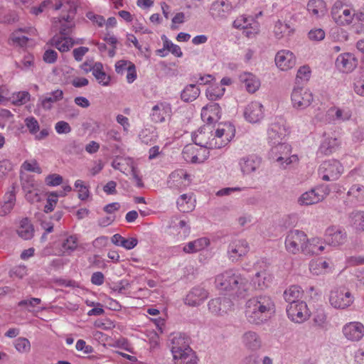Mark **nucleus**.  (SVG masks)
Listing matches in <instances>:
<instances>
[{
    "instance_id": "nucleus-1",
    "label": "nucleus",
    "mask_w": 364,
    "mask_h": 364,
    "mask_svg": "<svg viewBox=\"0 0 364 364\" xmlns=\"http://www.w3.org/2000/svg\"><path fill=\"white\" fill-rule=\"evenodd\" d=\"M245 315L252 324L259 325L267 320L274 311L275 305L272 298L267 294L255 296L246 302Z\"/></svg>"
},
{
    "instance_id": "nucleus-2",
    "label": "nucleus",
    "mask_w": 364,
    "mask_h": 364,
    "mask_svg": "<svg viewBox=\"0 0 364 364\" xmlns=\"http://www.w3.org/2000/svg\"><path fill=\"white\" fill-rule=\"evenodd\" d=\"M215 284L218 290L235 291L237 296L240 297H244L249 289L248 279L234 269H228L218 274Z\"/></svg>"
},
{
    "instance_id": "nucleus-3",
    "label": "nucleus",
    "mask_w": 364,
    "mask_h": 364,
    "mask_svg": "<svg viewBox=\"0 0 364 364\" xmlns=\"http://www.w3.org/2000/svg\"><path fill=\"white\" fill-rule=\"evenodd\" d=\"M54 9L58 11L63 9V11H67L66 15L53 18L52 20L53 28L59 31L60 36H69L72 33L75 24L73 19L77 11V0H56Z\"/></svg>"
},
{
    "instance_id": "nucleus-4",
    "label": "nucleus",
    "mask_w": 364,
    "mask_h": 364,
    "mask_svg": "<svg viewBox=\"0 0 364 364\" xmlns=\"http://www.w3.org/2000/svg\"><path fill=\"white\" fill-rule=\"evenodd\" d=\"M213 130L210 125L207 124L201 127L192 134V140L197 146L203 149H220L223 146V143L214 141L213 138Z\"/></svg>"
},
{
    "instance_id": "nucleus-5",
    "label": "nucleus",
    "mask_w": 364,
    "mask_h": 364,
    "mask_svg": "<svg viewBox=\"0 0 364 364\" xmlns=\"http://www.w3.org/2000/svg\"><path fill=\"white\" fill-rule=\"evenodd\" d=\"M272 147L269 153L270 159L280 162L282 164L284 163L286 165L298 161L299 159L296 155L289 156L291 151V146L286 143L278 142L276 144H272Z\"/></svg>"
},
{
    "instance_id": "nucleus-6",
    "label": "nucleus",
    "mask_w": 364,
    "mask_h": 364,
    "mask_svg": "<svg viewBox=\"0 0 364 364\" xmlns=\"http://www.w3.org/2000/svg\"><path fill=\"white\" fill-rule=\"evenodd\" d=\"M343 167L341 164L335 159L323 161L319 166L318 175L322 180L333 181L337 180L343 173Z\"/></svg>"
},
{
    "instance_id": "nucleus-7",
    "label": "nucleus",
    "mask_w": 364,
    "mask_h": 364,
    "mask_svg": "<svg viewBox=\"0 0 364 364\" xmlns=\"http://www.w3.org/2000/svg\"><path fill=\"white\" fill-rule=\"evenodd\" d=\"M291 100L294 109L304 110L313 102L314 95L308 88L297 87H294L291 92Z\"/></svg>"
},
{
    "instance_id": "nucleus-8",
    "label": "nucleus",
    "mask_w": 364,
    "mask_h": 364,
    "mask_svg": "<svg viewBox=\"0 0 364 364\" xmlns=\"http://www.w3.org/2000/svg\"><path fill=\"white\" fill-rule=\"evenodd\" d=\"M329 301L334 308L344 309L353 304V296L346 288H336L331 291Z\"/></svg>"
},
{
    "instance_id": "nucleus-9",
    "label": "nucleus",
    "mask_w": 364,
    "mask_h": 364,
    "mask_svg": "<svg viewBox=\"0 0 364 364\" xmlns=\"http://www.w3.org/2000/svg\"><path fill=\"white\" fill-rule=\"evenodd\" d=\"M307 241L306 235L304 232L299 230H290L285 240V247L288 252L296 254L299 250L302 251V246H304Z\"/></svg>"
},
{
    "instance_id": "nucleus-10",
    "label": "nucleus",
    "mask_w": 364,
    "mask_h": 364,
    "mask_svg": "<svg viewBox=\"0 0 364 364\" xmlns=\"http://www.w3.org/2000/svg\"><path fill=\"white\" fill-rule=\"evenodd\" d=\"M190 175L183 169H177L171 173L167 181V186L173 190L181 191L191 183Z\"/></svg>"
},
{
    "instance_id": "nucleus-11",
    "label": "nucleus",
    "mask_w": 364,
    "mask_h": 364,
    "mask_svg": "<svg viewBox=\"0 0 364 364\" xmlns=\"http://www.w3.org/2000/svg\"><path fill=\"white\" fill-rule=\"evenodd\" d=\"M262 164V158L250 154L241 157L238 160V166L243 176H250L255 173Z\"/></svg>"
},
{
    "instance_id": "nucleus-12",
    "label": "nucleus",
    "mask_w": 364,
    "mask_h": 364,
    "mask_svg": "<svg viewBox=\"0 0 364 364\" xmlns=\"http://www.w3.org/2000/svg\"><path fill=\"white\" fill-rule=\"evenodd\" d=\"M287 314L289 319L298 323L306 321L309 316L307 305L304 301L288 304L287 306Z\"/></svg>"
},
{
    "instance_id": "nucleus-13",
    "label": "nucleus",
    "mask_w": 364,
    "mask_h": 364,
    "mask_svg": "<svg viewBox=\"0 0 364 364\" xmlns=\"http://www.w3.org/2000/svg\"><path fill=\"white\" fill-rule=\"evenodd\" d=\"M328 194L326 187H318L304 193L298 199L301 205H311L322 201Z\"/></svg>"
},
{
    "instance_id": "nucleus-14",
    "label": "nucleus",
    "mask_w": 364,
    "mask_h": 364,
    "mask_svg": "<svg viewBox=\"0 0 364 364\" xmlns=\"http://www.w3.org/2000/svg\"><path fill=\"white\" fill-rule=\"evenodd\" d=\"M250 250L248 242L243 239H235L230 242L228 247V255L232 262L238 261Z\"/></svg>"
},
{
    "instance_id": "nucleus-15",
    "label": "nucleus",
    "mask_w": 364,
    "mask_h": 364,
    "mask_svg": "<svg viewBox=\"0 0 364 364\" xmlns=\"http://www.w3.org/2000/svg\"><path fill=\"white\" fill-rule=\"evenodd\" d=\"M209 152L207 149H198L192 144L186 145L182 151L183 158L187 162L203 163L208 156Z\"/></svg>"
},
{
    "instance_id": "nucleus-16",
    "label": "nucleus",
    "mask_w": 364,
    "mask_h": 364,
    "mask_svg": "<svg viewBox=\"0 0 364 364\" xmlns=\"http://www.w3.org/2000/svg\"><path fill=\"white\" fill-rule=\"evenodd\" d=\"M344 337L350 341H359L364 336V325L359 321H350L342 328Z\"/></svg>"
},
{
    "instance_id": "nucleus-17",
    "label": "nucleus",
    "mask_w": 364,
    "mask_h": 364,
    "mask_svg": "<svg viewBox=\"0 0 364 364\" xmlns=\"http://www.w3.org/2000/svg\"><path fill=\"white\" fill-rule=\"evenodd\" d=\"M244 117L250 123L259 122L264 117V107L259 102H252L247 105Z\"/></svg>"
},
{
    "instance_id": "nucleus-18",
    "label": "nucleus",
    "mask_w": 364,
    "mask_h": 364,
    "mask_svg": "<svg viewBox=\"0 0 364 364\" xmlns=\"http://www.w3.org/2000/svg\"><path fill=\"white\" fill-rule=\"evenodd\" d=\"M241 340L242 345L247 350L255 352L259 350L262 347V338L255 331H246L242 334Z\"/></svg>"
},
{
    "instance_id": "nucleus-19",
    "label": "nucleus",
    "mask_w": 364,
    "mask_h": 364,
    "mask_svg": "<svg viewBox=\"0 0 364 364\" xmlns=\"http://www.w3.org/2000/svg\"><path fill=\"white\" fill-rule=\"evenodd\" d=\"M275 63L280 70H288L295 65L296 58L292 52L282 50L277 53Z\"/></svg>"
},
{
    "instance_id": "nucleus-20",
    "label": "nucleus",
    "mask_w": 364,
    "mask_h": 364,
    "mask_svg": "<svg viewBox=\"0 0 364 364\" xmlns=\"http://www.w3.org/2000/svg\"><path fill=\"white\" fill-rule=\"evenodd\" d=\"M170 341L173 358L186 350V348H190L188 338L181 333H173L171 336Z\"/></svg>"
},
{
    "instance_id": "nucleus-21",
    "label": "nucleus",
    "mask_w": 364,
    "mask_h": 364,
    "mask_svg": "<svg viewBox=\"0 0 364 364\" xmlns=\"http://www.w3.org/2000/svg\"><path fill=\"white\" fill-rule=\"evenodd\" d=\"M336 65L340 71L350 73L357 66V60L351 53H343L337 57Z\"/></svg>"
},
{
    "instance_id": "nucleus-22",
    "label": "nucleus",
    "mask_w": 364,
    "mask_h": 364,
    "mask_svg": "<svg viewBox=\"0 0 364 364\" xmlns=\"http://www.w3.org/2000/svg\"><path fill=\"white\" fill-rule=\"evenodd\" d=\"M287 133V129L284 123L274 122L267 129V139L269 143L272 144H276L277 143L280 142V140H282Z\"/></svg>"
},
{
    "instance_id": "nucleus-23",
    "label": "nucleus",
    "mask_w": 364,
    "mask_h": 364,
    "mask_svg": "<svg viewBox=\"0 0 364 364\" xmlns=\"http://www.w3.org/2000/svg\"><path fill=\"white\" fill-rule=\"evenodd\" d=\"M346 234L337 226H331L326 230L325 240L333 246H338L344 243Z\"/></svg>"
},
{
    "instance_id": "nucleus-24",
    "label": "nucleus",
    "mask_w": 364,
    "mask_h": 364,
    "mask_svg": "<svg viewBox=\"0 0 364 364\" xmlns=\"http://www.w3.org/2000/svg\"><path fill=\"white\" fill-rule=\"evenodd\" d=\"M209 311L215 315L226 313L232 306V301L227 297H218L208 302Z\"/></svg>"
},
{
    "instance_id": "nucleus-25",
    "label": "nucleus",
    "mask_w": 364,
    "mask_h": 364,
    "mask_svg": "<svg viewBox=\"0 0 364 364\" xmlns=\"http://www.w3.org/2000/svg\"><path fill=\"white\" fill-rule=\"evenodd\" d=\"M200 114L202 119L210 125L220 118V107L218 103L211 102L202 108Z\"/></svg>"
},
{
    "instance_id": "nucleus-26",
    "label": "nucleus",
    "mask_w": 364,
    "mask_h": 364,
    "mask_svg": "<svg viewBox=\"0 0 364 364\" xmlns=\"http://www.w3.org/2000/svg\"><path fill=\"white\" fill-rule=\"evenodd\" d=\"M208 296V291L203 287L193 288L186 295L185 304L191 306L200 305Z\"/></svg>"
},
{
    "instance_id": "nucleus-27",
    "label": "nucleus",
    "mask_w": 364,
    "mask_h": 364,
    "mask_svg": "<svg viewBox=\"0 0 364 364\" xmlns=\"http://www.w3.org/2000/svg\"><path fill=\"white\" fill-rule=\"evenodd\" d=\"M171 107L170 104L166 102H159L152 107L150 114L152 122L161 123L165 121L166 117L170 116Z\"/></svg>"
},
{
    "instance_id": "nucleus-28",
    "label": "nucleus",
    "mask_w": 364,
    "mask_h": 364,
    "mask_svg": "<svg viewBox=\"0 0 364 364\" xmlns=\"http://www.w3.org/2000/svg\"><path fill=\"white\" fill-rule=\"evenodd\" d=\"M232 6L228 1L217 0L211 4L210 14L214 18H225L231 11Z\"/></svg>"
},
{
    "instance_id": "nucleus-29",
    "label": "nucleus",
    "mask_w": 364,
    "mask_h": 364,
    "mask_svg": "<svg viewBox=\"0 0 364 364\" xmlns=\"http://www.w3.org/2000/svg\"><path fill=\"white\" fill-rule=\"evenodd\" d=\"M69 36L55 35L50 40L51 46L55 47L60 52L68 51L75 43H82L80 41H75Z\"/></svg>"
},
{
    "instance_id": "nucleus-30",
    "label": "nucleus",
    "mask_w": 364,
    "mask_h": 364,
    "mask_svg": "<svg viewBox=\"0 0 364 364\" xmlns=\"http://www.w3.org/2000/svg\"><path fill=\"white\" fill-rule=\"evenodd\" d=\"M332 16L335 21L340 25H349L351 23L355 14H352L350 9L347 8L333 7L331 11Z\"/></svg>"
},
{
    "instance_id": "nucleus-31",
    "label": "nucleus",
    "mask_w": 364,
    "mask_h": 364,
    "mask_svg": "<svg viewBox=\"0 0 364 364\" xmlns=\"http://www.w3.org/2000/svg\"><path fill=\"white\" fill-rule=\"evenodd\" d=\"M235 135V128L230 124H225L223 127H218L216 131L215 135L213 138L214 141H218V143H223V146H225L234 136Z\"/></svg>"
},
{
    "instance_id": "nucleus-32",
    "label": "nucleus",
    "mask_w": 364,
    "mask_h": 364,
    "mask_svg": "<svg viewBox=\"0 0 364 364\" xmlns=\"http://www.w3.org/2000/svg\"><path fill=\"white\" fill-rule=\"evenodd\" d=\"M326 117L329 122H341L349 120L351 117V112L348 109L333 107L326 112Z\"/></svg>"
},
{
    "instance_id": "nucleus-33",
    "label": "nucleus",
    "mask_w": 364,
    "mask_h": 364,
    "mask_svg": "<svg viewBox=\"0 0 364 364\" xmlns=\"http://www.w3.org/2000/svg\"><path fill=\"white\" fill-rule=\"evenodd\" d=\"M195 203L196 200L193 198L192 193L180 196L176 201L178 209L183 213H189L193 210L196 207Z\"/></svg>"
},
{
    "instance_id": "nucleus-34",
    "label": "nucleus",
    "mask_w": 364,
    "mask_h": 364,
    "mask_svg": "<svg viewBox=\"0 0 364 364\" xmlns=\"http://www.w3.org/2000/svg\"><path fill=\"white\" fill-rule=\"evenodd\" d=\"M63 98V90H55L48 94V95L40 97L39 104L43 109L50 110L53 107V103L61 100Z\"/></svg>"
},
{
    "instance_id": "nucleus-35",
    "label": "nucleus",
    "mask_w": 364,
    "mask_h": 364,
    "mask_svg": "<svg viewBox=\"0 0 364 364\" xmlns=\"http://www.w3.org/2000/svg\"><path fill=\"white\" fill-rule=\"evenodd\" d=\"M304 295V291L299 286L292 285L287 289L283 296L286 302L289 304H295L301 301Z\"/></svg>"
},
{
    "instance_id": "nucleus-36",
    "label": "nucleus",
    "mask_w": 364,
    "mask_h": 364,
    "mask_svg": "<svg viewBox=\"0 0 364 364\" xmlns=\"http://www.w3.org/2000/svg\"><path fill=\"white\" fill-rule=\"evenodd\" d=\"M339 144L340 141L336 136H330L324 134V139L319 146V151L325 155H329L336 151Z\"/></svg>"
},
{
    "instance_id": "nucleus-37",
    "label": "nucleus",
    "mask_w": 364,
    "mask_h": 364,
    "mask_svg": "<svg viewBox=\"0 0 364 364\" xmlns=\"http://www.w3.org/2000/svg\"><path fill=\"white\" fill-rule=\"evenodd\" d=\"M240 79L245 85L247 92L250 93L255 92L260 86L259 79L253 74L250 73H244L240 75Z\"/></svg>"
},
{
    "instance_id": "nucleus-38",
    "label": "nucleus",
    "mask_w": 364,
    "mask_h": 364,
    "mask_svg": "<svg viewBox=\"0 0 364 364\" xmlns=\"http://www.w3.org/2000/svg\"><path fill=\"white\" fill-rule=\"evenodd\" d=\"M176 364H196L197 358L194 351L191 348H186L177 356L173 357Z\"/></svg>"
},
{
    "instance_id": "nucleus-39",
    "label": "nucleus",
    "mask_w": 364,
    "mask_h": 364,
    "mask_svg": "<svg viewBox=\"0 0 364 364\" xmlns=\"http://www.w3.org/2000/svg\"><path fill=\"white\" fill-rule=\"evenodd\" d=\"M210 242L206 237H201L196 240L189 242L183 247V251L186 253H194L205 249L208 246Z\"/></svg>"
},
{
    "instance_id": "nucleus-40",
    "label": "nucleus",
    "mask_w": 364,
    "mask_h": 364,
    "mask_svg": "<svg viewBox=\"0 0 364 364\" xmlns=\"http://www.w3.org/2000/svg\"><path fill=\"white\" fill-rule=\"evenodd\" d=\"M200 90L195 84L186 85L181 93V98L186 102H193L200 95Z\"/></svg>"
},
{
    "instance_id": "nucleus-41",
    "label": "nucleus",
    "mask_w": 364,
    "mask_h": 364,
    "mask_svg": "<svg viewBox=\"0 0 364 364\" xmlns=\"http://www.w3.org/2000/svg\"><path fill=\"white\" fill-rule=\"evenodd\" d=\"M324 247L320 244L318 239H311L305 242L304 246H302V252L305 255H318L322 252Z\"/></svg>"
},
{
    "instance_id": "nucleus-42",
    "label": "nucleus",
    "mask_w": 364,
    "mask_h": 364,
    "mask_svg": "<svg viewBox=\"0 0 364 364\" xmlns=\"http://www.w3.org/2000/svg\"><path fill=\"white\" fill-rule=\"evenodd\" d=\"M111 241L115 245L123 247L127 250L133 249L134 247L136 246L138 243V240L136 238L131 237L126 239L121 236L119 234L114 235L111 238Z\"/></svg>"
},
{
    "instance_id": "nucleus-43",
    "label": "nucleus",
    "mask_w": 364,
    "mask_h": 364,
    "mask_svg": "<svg viewBox=\"0 0 364 364\" xmlns=\"http://www.w3.org/2000/svg\"><path fill=\"white\" fill-rule=\"evenodd\" d=\"M17 232L21 238L24 240H30L33 237L34 229L28 219L23 218L21 221V225Z\"/></svg>"
},
{
    "instance_id": "nucleus-44",
    "label": "nucleus",
    "mask_w": 364,
    "mask_h": 364,
    "mask_svg": "<svg viewBox=\"0 0 364 364\" xmlns=\"http://www.w3.org/2000/svg\"><path fill=\"white\" fill-rule=\"evenodd\" d=\"M252 285L255 289H263L269 286L270 278L265 272L256 273L252 280Z\"/></svg>"
},
{
    "instance_id": "nucleus-45",
    "label": "nucleus",
    "mask_w": 364,
    "mask_h": 364,
    "mask_svg": "<svg viewBox=\"0 0 364 364\" xmlns=\"http://www.w3.org/2000/svg\"><path fill=\"white\" fill-rule=\"evenodd\" d=\"M325 2L323 0H310L307 4L308 11L316 16L323 15L326 11Z\"/></svg>"
},
{
    "instance_id": "nucleus-46",
    "label": "nucleus",
    "mask_w": 364,
    "mask_h": 364,
    "mask_svg": "<svg viewBox=\"0 0 364 364\" xmlns=\"http://www.w3.org/2000/svg\"><path fill=\"white\" fill-rule=\"evenodd\" d=\"M92 75L99 82L103 85H107L109 84V78L107 74L103 71V65L101 63H95L92 66Z\"/></svg>"
},
{
    "instance_id": "nucleus-47",
    "label": "nucleus",
    "mask_w": 364,
    "mask_h": 364,
    "mask_svg": "<svg viewBox=\"0 0 364 364\" xmlns=\"http://www.w3.org/2000/svg\"><path fill=\"white\" fill-rule=\"evenodd\" d=\"M349 218L350 219L351 225L359 231H364V212L353 211Z\"/></svg>"
},
{
    "instance_id": "nucleus-48",
    "label": "nucleus",
    "mask_w": 364,
    "mask_h": 364,
    "mask_svg": "<svg viewBox=\"0 0 364 364\" xmlns=\"http://www.w3.org/2000/svg\"><path fill=\"white\" fill-rule=\"evenodd\" d=\"M77 247V239L75 236H69L61 243V250L63 254L70 255Z\"/></svg>"
},
{
    "instance_id": "nucleus-49",
    "label": "nucleus",
    "mask_w": 364,
    "mask_h": 364,
    "mask_svg": "<svg viewBox=\"0 0 364 364\" xmlns=\"http://www.w3.org/2000/svg\"><path fill=\"white\" fill-rule=\"evenodd\" d=\"M65 193L63 192L60 191V193H58L56 191H53L48 193V197L47 198V203L44 207V212L46 213L52 212L57 203H58V198L59 196H64Z\"/></svg>"
},
{
    "instance_id": "nucleus-50",
    "label": "nucleus",
    "mask_w": 364,
    "mask_h": 364,
    "mask_svg": "<svg viewBox=\"0 0 364 364\" xmlns=\"http://www.w3.org/2000/svg\"><path fill=\"white\" fill-rule=\"evenodd\" d=\"M291 31L292 29H291L288 23H283L281 21L276 22L274 28V33L277 38L280 39L285 35L290 34Z\"/></svg>"
},
{
    "instance_id": "nucleus-51",
    "label": "nucleus",
    "mask_w": 364,
    "mask_h": 364,
    "mask_svg": "<svg viewBox=\"0 0 364 364\" xmlns=\"http://www.w3.org/2000/svg\"><path fill=\"white\" fill-rule=\"evenodd\" d=\"M14 346L17 351L21 353H26L30 351L31 343L26 338H18L14 341Z\"/></svg>"
},
{
    "instance_id": "nucleus-52",
    "label": "nucleus",
    "mask_w": 364,
    "mask_h": 364,
    "mask_svg": "<svg viewBox=\"0 0 364 364\" xmlns=\"http://www.w3.org/2000/svg\"><path fill=\"white\" fill-rule=\"evenodd\" d=\"M315 325L322 329H326L328 326L327 316L323 309H318L314 318Z\"/></svg>"
},
{
    "instance_id": "nucleus-53",
    "label": "nucleus",
    "mask_w": 364,
    "mask_h": 364,
    "mask_svg": "<svg viewBox=\"0 0 364 364\" xmlns=\"http://www.w3.org/2000/svg\"><path fill=\"white\" fill-rule=\"evenodd\" d=\"M30 97L29 92L26 91L14 93L11 97L12 103L15 105H24L30 100Z\"/></svg>"
},
{
    "instance_id": "nucleus-54",
    "label": "nucleus",
    "mask_w": 364,
    "mask_h": 364,
    "mask_svg": "<svg viewBox=\"0 0 364 364\" xmlns=\"http://www.w3.org/2000/svg\"><path fill=\"white\" fill-rule=\"evenodd\" d=\"M75 188L78 191V198L80 200H85L89 197L88 186H87L82 180H77L75 181Z\"/></svg>"
},
{
    "instance_id": "nucleus-55",
    "label": "nucleus",
    "mask_w": 364,
    "mask_h": 364,
    "mask_svg": "<svg viewBox=\"0 0 364 364\" xmlns=\"http://www.w3.org/2000/svg\"><path fill=\"white\" fill-rule=\"evenodd\" d=\"M348 196L354 197L358 201L362 200L364 198V187L361 185H353L348 191Z\"/></svg>"
},
{
    "instance_id": "nucleus-56",
    "label": "nucleus",
    "mask_w": 364,
    "mask_h": 364,
    "mask_svg": "<svg viewBox=\"0 0 364 364\" xmlns=\"http://www.w3.org/2000/svg\"><path fill=\"white\" fill-rule=\"evenodd\" d=\"M24 122L26 127L31 134H36L40 130L38 122L34 117H26Z\"/></svg>"
},
{
    "instance_id": "nucleus-57",
    "label": "nucleus",
    "mask_w": 364,
    "mask_h": 364,
    "mask_svg": "<svg viewBox=\"0 0 364 364\" xmlns=\"http://www.w3.org/2000/svg\"><path fill=\"white\" fill-rule=\"evenodd\" d=\"M10 40L12 41L14 45L23 47L27 44L29 38L27 36L18 33V31H14L11 34Z\"/></svg>"
},
{
    "instance_id": "nucleus-58",
    "label": "nucleus",
    "mask_w": 364,
    "mask_h": 364,
    "mask_svg": "<svg viewBox=\"0 0 364 364\" xmlns=\"http://www.w3.org/2000/svg\"><path fill=\"white\" fill-rule=\"evenodd\" d=\"M22 189L25 193L36 191L38 188V184L33 177H28L21 180Z\"/></svg>"
},
{
    "instance_id": "nucleus-59",
    "label": "nucleus",
    "mask_w": 364,
    "mask_h": 364,
    "mask_svg": "<svg viewBox=\"0 0 364 364\" xmlns=\"http://www.w3.org/2000/svg\"><path fill=\"white\" fill-rule=\"evenodd\" d=\"M254 20L250 17L241 16L233 22V26L237 28H247Z\"/></svg>"
},
{
    "instance_id": "nucleus-60",
    "label": "nucleus",
    "mask_w": 364,
    "mask_h": 364,
    "mask_svg": "<svg viewBox=\"0 0 364 364\" xmlns=\"http://www.w3.org/2000/svg\"><path fill=\"white\" fill-rule=\"evenodd\" d=\"M224 91V88L212 87L206 90V96L210 100H216L223 95Z\"/></svg>"
},
{
    "instance_id": "nucleus-61",
    "label": "nucleus",
    "mask_w": 364,
    "mask_h": 364,
    "mask_svg": "<svg viewBox=\"0 0 364 364\" xmlns=\"http://www.w3.org/2000/svg\"><path fill=\"white\" fill-rule=\"evenodd\" d=\"M325 36V31L321 28L311 29L308 33L309 38L314 41H322L324 39Z\"/></svg>"
},
{
    "instance_id": "nucleus-62",
    "label": "nucleus",
    "mask_w": 364,
    "mask_h": 364,
    "mask_svg": "<svg viewBox=\"0 0 364 364\" xmlns=\"http://www.w3.org/2000/svg\"><path fill=\"white\" fill-rule=\"evenodd\" d=\"M63 177L58 174H50L46 176L45 181L49 186H57L63 183Z\"/></svg>"
},
{
    "instance_id": "nucleus-63",
    "label": "nucleus",
    "mask_w": 364,
    "mask_h": 364,
    "mask_svg": "<svg viewBox=\"0 0 364 364\" xmlns=\"http://www.w3.org/2000/svg\"><path fill=\"white\" fill-rule=\"evenodd\" d=\"M55 129L59 134H68L71 132L70 124L65 121H59L55 125Z\"/></svg>"
},
{
    "instance_id": "nucleus-64",
    "label": "nucleus",
    "mask_w": 364,
    "mask_h": 364,
    "mask_svg": "<svg viewBox=\"0 0 364 364\" xmlns=\"http://www.w3.org/2000/svg\"><path fill=\"white\" fill-rule=\"evenodd\" d=\"M25 198L26 200L31 203H38L41 200V194L39 193V190L38 188H36V191L33 190L26 192Z\"/></svg>"
}]
</instances>
